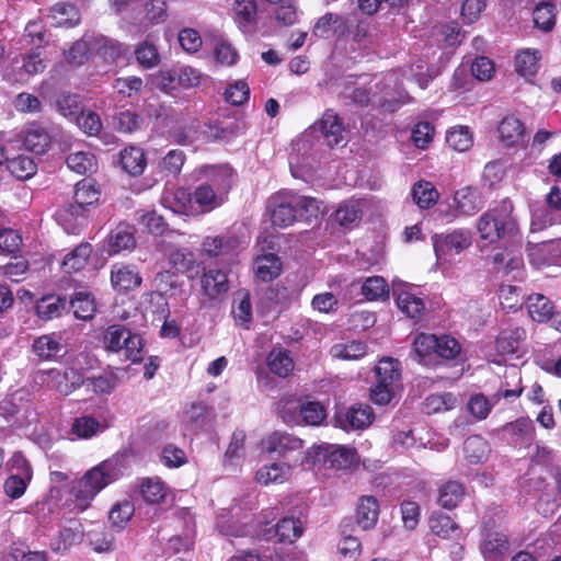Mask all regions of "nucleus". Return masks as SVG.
Segmentation results:
<instances>
[{
  "label": "nucleus",
  "instance_id": "obj_1",
  "mask_svg": "<svg viewBox=\"0 0 561 561\" xmlns=\"http://www.w3.org/2000/svg\"><path fill=\"white\" fill-rule=\"evenodd\" d=\"M476 229L488 244L518 237L520 229L513 202L505 197L489 208L477 219Z\"/></svg>",
  "mask_w": 561,
  "mask_h": 561
},
{
  "label": "nucleus",
  "instance_id": "obj_2",
  "mask_svg": "<svg viewBox=\"0 0 561 561\" xmlns=\"http://www.w3.org/2000/svg\"><path fill=\"white\" fill-rule=\"evenodd\" d=\"M119 476L117 460L108 459L88 470L84 476L72 482L71 495L75 506L80 511L89 507L95 495Z\"/></svg>",
  "mask_w": 561,
  "mask_h": 561
},
{
  "label": "nucleus",
  "instance_id": "obj_3",
  "mask_svg": "<svg viewBox=\"0 0 561 561\" xmlns=\"http://www.w3.org/2000/svg\"><path fill=\"white\" fill-rule=\"evenodd\" d=\"M103 343L107 351L123 353L126 359L134 363L142 359L141 336L122 324L110 325L104 332Z\"/></svg>",
  "mask_w": 561,
  "mask_h": 561
},
{
  "label": "nucleus",
  "instance_id": "obj_4",
  "mask_svg": "<svg viewBox=\"0 0 561 561\" xmlns=\"http://www.w3.org/2000/svg\"><path fill=\"white\" fill-rule=\"evenodd\" d=\"M279 415L285 423H299L319 426L327 417L325 408L318 401L282 400Z\"/></svg>",
  "mask_w": 561,
  "mask_h": 561
},
{
  "label": "nucleus",
  "instance_id": "obj_5",
  "mask_svg": "<svg viewBox=\"0 0 561 561\" xmlns=\"http://www.w3.org/2000/svg\"><path fill=\"white\" fill-rule=\"evenodd\" d=\"M355 461V451L344 446L319 445L309 448L302 462L308 465H322L328 468L342 470L351 467Z\"/></svg>",
  "mask_w": 561,
  "mask_h": 561
},
{
  "label": "nucleus",
  "instance_id": "obj_6",
  "mask_svg": "<svg viewBox=\"0 0 561 561\" xmlns=\"http://www.w3.org/2000/svg\"><path fill=\"white\" fill-rule=\"evenodd\" d=\"M433 248L437 260H447L448 256L460 254L472 244V233L469 229L458 228L446 233L432 237Z\"/></svg>",
  "mask_w": 561,
  "mask_h": 561
},
{
  "label": "nucleus",
  "instance_id": "obj_7",
  "mask_svg": "<svg viewBox=\"0 0 561 561\" xmlns=\"http://www.w3.org/2000/svg\"><path fill=\"white\" fill-rule=\"evenodd\" d=\"M55 217L67 233L78 234L88 226L89 210L88 207L76 202L58 209Z\"/></svg>",
  "mask_w": 561,
  "mask_h": 561
},
{
  "label": "nucleus",
  "instance_id": "obj_8",
  "mask_svg": "<svg viewBox=\"0 0 561 561\" xmlns=\"http://www.w3.org/2000/svg\"><path fill=\"white\" fill-rule=\"evenodd\" d=\"M320 129L329 147H344L348 141V130L339 115L328 110L320 119Z\"/></svg>",
  "mask_w": 561,
  "mask_h": 561
},
{
  "label": "nucleus",
  "instance_id": "obj_9",
  "mask_svg": "<svg viewBox=\"0 0 561 561\" xmlns=\"http://www.w3.org/2000/svg\"><path fill=\"white\" fill-rule=\"evenodd\" d=\"M263 446L268 454L287 457L295 451L301 450L304 448V440L294 434L275 431L264 439Z\"/></svg>",
  "mask_w": 561,
  "mask_h": 561
},
{
  "label": "nucleus",
  "instance_id": "obj_10",
  "mask_svg": "<svg viewBox=\"0 0 561 561\" xmlns=\"http://www.w3.org/2000/svg\"><path fill=\"white\" fill-rule=\"evenodd\" d=\"M392 294L402 313L411 319L421 318L425 309L424 300L413 294L408 285H393Z\"/></svg>",
  "mask_w": 561,
  "mask_h": 561
},
{
  "label": "nucleus",
  "instance_id": "obj_11",
  "mask_svg": "<svg viewBox=\"0 0 561 561\" xmlns=\"http://www.w3.org/2000/svg\"><path fill=\"white\" fill-rule=\"evenodd\" d=\"M373 417L374 414L370 407L357 404L352 405L344 414H336L334 424L345 431L362 430L373 422Z\"/></svg>",
  "mask_w": 561,
  "mask_h": 561
},
{
  "label": "nucleus",
  "instance_id": "obj_12",
  "mask_svg": "<svg viewBox=\"0 0 561 561\" xmlns=\"http://www.w3.org/2000/svg\"><path fill=\"white\" fill-rule=\"evenodd\" d=\"M350 21L343 15L335 13H325L316 22L312 36L318 38H329L332 35L344 36L350 32Z\"/></svg>",
  "mask_w": 561,
  "mask_h": 561
},
{
  "label": "nucleus",
  "instance_id": "obj_13",
  "mask_svg": "<svg viewBox=\"0 0 561 561\" xmlns=\"http://www.w3.org/2000/svg\"><path fill=\"white\" fill-rule=\"evenodd\" d=\"M362 290V294L368 300H378L383 297H387L389 294L388 285L383 277L381 276H371L368 277L362 285L357 282H352L345 287V293L343 295L344 300H351L352 294Z\"/></svg>",
  "mask_w": 561,
  "mask_h": 561
},
{
  "label": "nucleus",
  "instance_id": "obj_14",
  "mask_svg": "<svg viewBox=\"0 0 561 561\" xmlns=\"http://www.w3.org/2000/svg\"><path fill=\"white\" fill-rule=\"evenodd\" d=\"M135 227L121 222L113 229L107 239V253L114 255L122 251H131L136 248Z\"/></svg>",
  "mask_w": 561,
  "mask_h": 561
},
{
  "label": "nucleus",
  "instance_id": "obj_15",
  "mask_svg": "<svg viewBox=\"0 0 561 561\" xmlns=\"http://www.w3.org/2000/svg\"><path fill=\"white\" fill-rule=\"evenodd\" d=\"M239 240L233 236L206 237L202 243V251L209 257H229L237 250Z\"/></svg>",
  "mask_w": 561,
  "mask_h": 561
},
{
  "label": "nucleus",
  "instance_id": "obj_16",
  "mask_svg": "<svg viewBox=\"0 0 561 561\" xmlns=\"http://www.w3.org/2000/svg\"><path fill=\"white\" fill-rule=\"evenodd\" d=\"M201 287L203 294L209 299H216L229 290L227 275L219 270H204L201 277Z\"/></svg>",
  "mask_w": 561,
  "mask_h": 561
},
{
  "label": "nucleus",
  "instance_id": "obj_17",
  "mask_svg": "<svg viewBox=\"0 0 561 561\" xmlns=\"http://www.w3.org/2000/svg\"><path fill=\"white\" fill-rule=\"evenodd\" d=\"M247 129V124L242 119L229 122H215L207 126L205 135L214 141H229L234 137L242 135Z\"/></svg>",
  "mask_w": 561,
  "mask_h": 561
},
{
  "label": "nucleus",
  "instance_id": "obj_18",
  "mask_svg": "<svg viewBox=\"0 0 561 561\" xmlns=\"http://www.w3.org/2000/svg\"><path fill=\"white\" fill-rule=\"evenodd\" d=\"M508 549V541L504 534L499 531H485L482 553L486 561H504Z\"/></svg>",
  "mask_w": 561,
  "mask_h": 561
},
{
  "label": "nucleus",
  "instance_id": "obj_19",
  "mask_svg": "<svg viewBox=\"0 0 561 561\" xmlns=\"http://www.w3.org/2000/svg\"><path fill=\"white\" fill-rule=\"evenodd\" d=\"M111 282L115 289L131 290L141 284V277L134 266L114 264L111 271Z\"/></svg>",
  "mask_w": 561,
  "mask_h": 561
},
{
  "label": "nucleus",
  "instance_id": "obj_20",
  "mask_svg": "<svg viewBox=\"0 0 561 561\" xmlns=\"http://www.w3.org/2000/svg\"><path fill=\"white\" fill-rule=\"evenodd\" d=\"M83 537V528L82 525L73 520L70 523V526L62 527L56 537L51 539L50 548L55 552H65L70 547L76 543H79Z\"/></svg>",
  "mask_w": 561,
  "mask_h": 561
},
{
  "label": "nucleus",
  "instance_id": "obj_21",
  "mask_svg": "<svg viewBox=\"0 0 561 561\" xmlns=\"http://www.w3.org/2000/svg\"><path fill=\"white\" fill-rule=\"evenodd\" d=\"M123 171L129 175H141L147 165L145 151L137 146H128L119 153Z\"/></svg>",
  "mask_w": 561,
  "mask_h": 561
},
{
  "label": "nucleus",
  "instance_id": "obj_22",
  "mask_svg": "<svg viewBox=\"0 0 561 561\" xmlns=\"http://www.w3.org/2000/svg\"><path fill=\"white\" fill-rule=\"evenodd\" d=\"M454 202L458 215L470 216L479 211L483 203L477 190L467 186L458 190Z\"/></svg>",
  "mask_w": 561,
  "mask_h": 561
},
{
  "label": "nucleus",
  "instance_id": "obj_23",
  "mask_svg": "<svg viewBox=\"0 0 561 561\" xmlns=\"http://www.w3.org/2000/svg\"><path fill=\"white\" fill-rule=\"evenodd\" d=\"M379 516V505L374 496H362L356 513V522L363 530L373 528Z\"/></svg>",
  "mask_w": 561,
  "mask_h": 561
},
{
  "label": "nucleus",
  "instance_id": "obj_24",
  "mask_svg": "<svg viewBox=\"0 0 561 561\" xmlns=\"http://www.w3.org/2000/svg\"><path fill=\"white\" fill-rule=\"evenodd\" d=\"M465 494L466 488L461 482L449 480L438 488L437 502L442 507L453 510L462 501Z\"/></svg>",
  "mask_w": 561,
  "mask_h": 561
},
{
  "label": "nucleus",
  "instance_id": "obj_25",
  "mask_svg": "<svg viewBox=\"0 0 561 561\" xmlns=\"http://www.w3.org/2000/svg\"><path fill=\"white\" fill-rule=\"evenodd\" d=\"M23 145L26 150L42 154L49 148L50 137L43 127L31 125L23 131Z\"/></svg>",
  "mask_w": 561,
  "mask_h": 561
},
{
  "label": "nucleus",
  "instance_id": "obj_26",
  "mask_svg": "<svg viewBox=\"0 0 561 561\" xmlns=\"http://www.w3.org/2000/svg\"><path fill=\"white\" fill-rule=\"evenodd\" d=\"M362 203L355 199L343 202L334 213V221L344 228L355 227L362 219Z\"/></svg>",
  "mask_w": 561,
  "mask_h": 561
},
{
  "label": "nucleus",
  "instance_id": "obj_27",
  "mask_svg": "<svg viewBox=\"0 0 561 561\" xmlns=\"http://www.w3.org/2000/svg\"><path fill=\"white\" fill-rule=\"evenodd\" d=\"M92 253V245L88 242L80 243L72 251L67 253L61 262V268L65 273H76L85 267Z\"/></svg>",
  "mask_w": 561,
  "mask_h": 561
},
{
  "label": "nucleus",
  "instance_id": "obj_28",
  "mask_svg": "<svg viewBox=\"0 0 561 561\" xmlns=\"http://www.w3.org/2000/svg\"><path fill=\"white\" fill-rule=\"evenodd\" d=\"M255 275L262 282H271L282 272V262L274 253L260 255L254 263Z\"/></svg>",
  "mask_w": 561,
  "mask_h": 561
},
{
  "label": "nucleus",
  "instance_id": "obj_29",
  "mask_svg": "<svg viewBox=\"0 0 561 561\" xmlns=\"http://www.w3.org/2000/svg\"><path fill=\"white\" fill-rule=\"evenodd\" d=\"M497 129L501 141L507 147L517 145L525 134L524 124L515 116L504 117Z\"/></svg>",
  "mask_w": 561,
  "mask_h": 561
},
{
  "label": "nucleus",
  "instance_id": "obj_30",
  "mask_svg": "<svg viewBox=\"0 0 561 561\" xmlns=\"http://www.w3.org/2000/svg\"><path fill=\"white\" fill-rule=\"evenodd\" d=\"M266 362L270 370L283 378L289 376L295 367L290 352L284 348H273L268 353Z\"/></svg>",
  "mask_w": 561,
  "mask_h": 561
},
{
  "label": "nucleus",
  "instance_id": "obj_31",
  "mask_svg": "<svg viewBox=\"0 0 561 561\" xmlns=\"http://www.w3.org/2000/svg\"><path fill=\"white\" fill-rule=\"evenodd\" d=\"M49 19L56 27H73L79 24L80 14L72 4L57 3L51 8Z\"/></svg>",
  "mask_w": 561,
  "mask_h": 561
},
{
  "label": "nucleus",
  "instance_id": "obj_32",
  "mask_svg": "<svg viewBox=\"0 0 561 561\" xmlns=\"http://www.w3.org/2000/svg\"><path fill=\"white\" fill-rule=\"evenodd\" d=\"M101 187L95 178H83L75 186V199L77 203L88 207L99 202Z\"/></svg>",
  "mask_w": 561,
  "mask_h": 561
},
{
  "label": "nucleus",
  "instance_id": "obj_33",
  "mask_svg": "<svg viewBox=\"0 0 561 561\" xmlns=\"http://www.w3.org/2000/svg\"><path fill=\"white\" fill-rule=\"evenodd\" d=\"M435 346H437V335L420 333L413 341L412 356L419 363L427 365L431 357L435 355Z\"/></svg>",
  "mask_w": 561,
  "mask_h": 561
},
{
  "label": "nucleus",
  "instance_id": "obj_34",
  "mask_svg": "<svg viewBox=\"0 0 561 561\" xmlns=\"http://www.w3.org/2000/svg\"><path fill=\"white\" fill-rule=\"evenodd\" d=\"M68 168L80 175H92L99 171L96 157L91 152L78 151L67 158Z\"/></svg>",
  "mask_w": 561,
  "mask_h": 561
},
{
  "label": "nucleus",
  "instance_id": "obj_35",
  "mask_svg": "<svg viewBox=\"0 0 561 561\" xmlns=\"http://www.w3.org/2000/svg\"><path fill=\"white\" fill-rule=\"evenodd\" d=\"M49 375L53 376L54 379L57 380V390L62 396L70 394L75 389L79 387H84L85 379L81 376V374L75 368H67L64 373L51 369Z\"/></svg>",
  "mask_w": 561,
  "mask_h": 561
},
{
  "label": "nucleus",
  "instance_id": "obj_36",
  "mask_svg": "<svg viewBox=\"0 0 561 561\" xmlns=\"http://www.w3.org/2000/svg\"><path fill=\"white\" fill-rule=\"evenodd\" d=\"M291 474V467L285 462H273L263 466L256 472V480L265 485L270 483H283Z\"/></svg>",
  "mask_w": 561,
  "mask_h": 561
},
{
  "label": "nucleus",
  "instance_id": "obj_37",
  "mask_svg": "<svg viewBox=\"0 0 561 561\" xmlns=\"http://www.w3.org/2000/svg\"><path fill=\"white\" fill-rule=\"evenodd\" d=\"M236 21L244 33L254 31L256 3L254 0H239L234 4Z\"/></svg>",
  "mask_w": 561,
  "mask_h": 561
},
{
  "label": "nucleus",
  "instance_id": "obj_38",
  "mask_svg": "<svg viewBox=\"0 0 561 561\" xmlns=\"http://www.w3.org/2000/svg\"><path fill=\"white\" fill-rule=\"evenodd\" d=\"M463 453L470 463L483 462L490 453L489 443L479 435L470 436L465 440Z\"/></svg>",
  "mask_w": 561,
  "mask_h": 561
},
{
  "label": "nucleus",
  "instance_id": "obj_39",
  "mask_svg": "<svg viewBox=\"0 0 561 561\" xmlns=\"http://www.w3.org/2000/svg\"><path fill=\"white\" fill-rule=\"evenodd\" d=\"M192 201V194L183 187L175 190L167 188L162 196L164 206L169 207L174 213H187Z\"/></svg>",
  "mask_w": 561,
  "mask_h": 561
},
{
  "label": "nucleus",
  "instance_id": "obj_40",
  "mask_svg": "<svg viewBox=\"0 0 561 561\" xmlns=\"http://www.w3.org/2000/svg\"><path fill=\"white\" fill-rule=\"evenodd\" d=\"M298 220L293 196L275 205L272 211V222L275 227L287 228Z\"/></svg>",
  "mask_w": 561,
  "mask_h": 561
},
{
  "label": "nucleus",
  "instance_id": "obj_41",
  "mask_svg": "<svg viewBox=\"0 0 561 561\" xmlns=\"http://www.w3.org/2000/svg\"><path fill=\"white\" fill-rule=\"evenodd\" d=\"M524 337L525 330L522 328L504 330L496 339V350L503 355L514 354L518 351Z\"/></svg>",
  "mask_w": 561,
  "mask_h": 561
},
{
  "label": "nucleus",
  "instance_id": "obj_42",
  "mask_svg": "<svg viewBox=\"0 0 561 561\" xmlns=\"http://www.w3.org/2000/svg\"><path fill=\"white\" fill-rule=\"evenodd\" d=\"M527 308L533 320L537 322L548 321L553 314L551 301L541 294H534L528 297Z\"/></svg>",
  "mask_w": 561,
  "mask_h": 561
},
{
  "label": "nucleus",
  "instance_id": "obj_43",
  "mask_svg": "<svg viewBox=\"0 0 561 561\" xmlns=\"http://www.w3.org/2000/svg\"><path fill=\"white\" fill-rule=\"evenodd\" d=\"M61 350L60 340L56 334L42 335L33 343L34 353L42 359L55 358Z\"/></svg>",
  "mask_w": 561,
  "mask_h": 561
},
{
  "label": "nucleus",
  "instance_id": "obj_44",
  "mask_svg": "<svg viewBox=\"0 0 561 561\" xmlns=\"http://www.w3.org/2000/svg\"><path fill=\"white\" fill-rule=\"evenodd\" d=\"M232 316L239 325H245L252 320V306L250 294L247 290H239L232 302Z\"/></svg>",
  "mask_w": 561,
  "mask_h": 561
},
{
  "label": "nucleus",
  "instance_id": "obj_45",
  "mask_svg": "<svg viewBox=\"0 0 561 561\" xmlns=\"http://www.w3.org/2000/svg\"><path fill=\"white\" fill-rule=\"evenodd\" d=\"M302 531L304 527L300 519L293 517H285L275 526V535L280 542L293 543L302 535Z\"/></svg>",
  "mask_w": 561,
  "mask_h": 561
},
{
  "label": "nucleus",
  "instance_id": "obj_46",
  "mask_svg": "<svg viewBox=\"0 0 561 561\" xmlns=\"http://www.w3.org/2000/svg\"><path fill=\"white\" fill-rule=\"evenodd\" d=\"M411 194L415 204L421 208H430L438 199V192L435 186L425 180L415 183Z\"/></svg>",
  "mask_w": 561,
  "mask_h": 561
},
{
  "label": "nucleus",
  "instance_id": "obj_47",
  "mask_svg": "<svg viewBox=\"0 0 561 561\" xmlns=\"http://www.w3.org/2000/svg\"><path fill=\"white\" fill-rule=\"evenodd\" d=\"M430 528L436 536L449 539L458 531L457 524L446 514L434 512L428 520Z\"/></svg>",
  "mask_w": 561,
  "mask_h": 561
},
{
  "label": "nucleus",
  "instance_id": "obj_48",
  "mask_svg": "<svg viewBox=\"0 0 561 561\" xmlns=\"http://www.w3.org/2000/svg\"><path fill=\"white\" fill-rule=\"evenodd\" d=\"M140 493L146 502L158 504L164 501L168 489L159 478H147L141 482Z\"/></svg>",
  "mask_w": 561,
  "mask_h": 561
},
{
  "label": "nucleus",
  "instance_id": "obj_49",
  "mask_svg": "<svg viewBox=\"0 0 561 561\" xmlns=\"http://www.w3.org/2000/svg\"><path fill=\"white\" fill-rule=\"evenodd\" d=\"M70 307L73 314L78 319L90 320L95 312V304L91 294L87 291H78L70 300Z\"/></svg>",
  "mask_w": 561,
  "mask_h": 561
},
{
  "label": "nucleus",
  "instance_id": "obj_50",
  "mask_svg": "<svg viewBox=\"0 0 561 561\" xmlns=\"http://www.w3.org/2000/svg\"><path fill=\"white\" fill-rule=\"evenodd\" d=\"M293 198L298 219L310 222L312 219H318L322 213L321 203L313 197L294 195Z\"/></svg>",
  "mask_w": 561,
  "mask_h": 561
},
{
  "label": "nucleus",
  "instance_id": "obj_51",
  "mask_svg": "<svg viewBox=\"0 0 561 561\" xmlns=\"http://www.w3.org/2000/svg\"><path fill=\"white\" fill-rule=\"evenodd\" d=\"M331 353L336 358L356 360L366 355L367 345L362 341H351L344 344L334 345Z\"/></svg>",
  "mask_w": 561,
  "mask_h": 561
},
{
  "label": "nucleus",
  "instance_id": "obj_52",
  "mask_svg": "<svg viewBox=\"0 0 561 561\" xmlns=\"http://www.w3.org/2000/svg\"><path fill=\"white\" fill-rule=\"evenodd\" d=\"M100 430V422L90 415L76 417L71 424V433L82 439H89L95 436Z\"/></svg>",
  "mask_w": 561,
  "mask_h": 561
},
{
  "label": "nucleus",
  "instance_id": "obj_53",
  "mask_svg": "<svg viewBox=\"0 0 561 561\" xmlns=\"http://www.w3.org/2000/svg\"><path fill=\"white\" fill-rule=\"evenodd\" d=\"M377 381L396 386L400 379V368L398 360L390 357L381 359L375 368Z\"/></svg>",
  "mask_w": 561,
  "mask_h": 561
},
{
  "label": "nucleus",
  "instance_id": "obj_54",
  "mask_svg": "<svg viewBox=\"0 0 561 561\" xmlns=\"http://www.w3.org/2000/svg\"><path fill=\"white\" fill-rule=\"evenodd\" d=\"M137 62L146 69H151L160 64V55L154 44L147 41L138 44L135 48Z\"/></svg>",
  "mask_w": 561,
  "mask_h": 561
},
{
  "label": "nucleus",
  "instance_id": "obj_55",
  "mask_svg": "<svg viewBox=\"0 0 561 561\" xmlns=\"http://www.w3.org/2000/svg\"><path fill=\"white\" fill-rule=\"evenodd\" d=\"M135 512L134 504L124 500L115 503L108 514V519L112 526L122 529L126 526V524L130 520Z\"/></svg>",
  "mask_w": 561,
  "mask_h": 561
},
{
  "label": "nucleus",
  "instance_id": "obj_56",
  "mask_svg": "<svg viewBox=\"0 0 561 561\" xmlns=\"http://www.w3.org/2000/svg\"><path fill=\"white\" fill-rule=\"evenodd\" d=\"M457 398L450 392L431 394L424 402L426 413L448 411L456 407Z\"/></svg>",
  "mask_w": 561,
  "mask_h": 561
},
{
  "label": "nucleus",
  "instance_id": "obj_57",
  "mask_svg": "<svg viewBox=\"0 0 561 561\" xmlns=\"http://www.w3.org/2000/svg\"><path fill=\"white\" fill-rule=\"evenodd\" d=\"M65 308V300L60 297H43L36 305V313L43 320H51L60 316Z\"/></svg>",
  "mask_w": 561,
  "mask_h": 561
},
{
  "label": "nucleus",
  "instance_id": "obj_58",
  "mask_svg": "<svg viewBox=\"0 0 561 561\" xmlns=\"http://www.w3.org/2000/svg\"><path fill=\"white\" fill-rule=\"evenodd\" d=\"M446 142L454 150L462 152L472 146V136L468 127L458 126L447 133Z\"/></svg>",
  "mask_w": 561,
  "mask_h": 561
},
{
  "label": "nucleus",
  "instance_id": "obj_59",
  "mask_svg": "<svg viewBox=\"0 0 561 561\" xmlns=\"http://www.w3.org/2000/svg\"><path fill=\"white\" fill-rule=\"evenodd\" d=\"M194 201L203 207L204 211H209L224 203V196L216 194L209 185H201L194 193Z\"/></svg>",
  "mask_w": 561,
  "mask_h": 561
},
{
  "label": "nucleus",
  "instance_id": "obj_60",
  "mask_svg": "<svg viewBox=\"0 0 561 561\" xmlns=\"http://www.w3.org/2000/svg\"><path fill=\"white\" fill-rule=\"evenodd\" d=\"M344 293L345 288L341 291L339 296H335L333 293L318 294L312 298L311 306L314 310H318L319 312H335L339 308L340 300H342L344 304L350 301L343 299Z\"/></svg>",
  "mask_w": 561,
  "mask_h": 561
},
{
  "label": "nucleus",
  "instance_id": "obj_61",
  "mask_svg": "<svg viewBox=\"0 0 561 561\" xmlns=\"http://www.w3.org/2000/svg\"><path fill=\"white\" fill-rule=\"evenodd\" d=\"M169 262L180 273H188L196 267L195 256L187 249H178L171 252Z\"/></svg>",
  "mask_w": 561,
  "mask_h": 561
},
{
  "label": "nucleus",
  "instance_id": "obj_62",
  "mask_svg": "<svg viewBox=\"0 0 561 561\" xmlns=\"http://www.w3.org/2000/svg\"><path fill=\"white\" fill-rule=\"evenodd\" d=\"M266 297L273 304L286 307L298 298V291L295 288L276 284L267 290Z\"/></svg>",
  "mask_w": 561,
  "mask_h": 561
},
{
  "label": "nucleus",
  "instance_id": "obj_63",
  "mask_svg": "<svg viewBox=\"0 0 561 561\" xmlns=\"http://www.w3.org/2000/svg\"><path fill=\"white\" fill-rule=\"evenodd\" d=\"M434 126L428 122H419L412 129L411 140L419 149H426L433 141Z\"/></svg>",
  "mask_w": 561,
  "mask_h": 561
},
{
  "label": "nucleus",
  "instance_id": "obj_64",
  "mask_svg": "<svg viewBox=\"0 0 561 561\" xmlns=\"http://www.w3.org/2000/svg\"><path fill=\"white\" fill-rule=\"evenodd\" d=\"M56 104L58 112L67 118L76 119L82 111L79 95L77 94L64 93L57 99Z\"/></svg>",
  "mask_w": 561,
  "mask_h": 561
}]
</instances>
